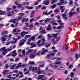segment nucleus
I'll return each mask as SVG.
<instances>
[{
    "mask_svg": "<svg viewBox=\"0 0 80 80\" xmlns=\"http://www.w3.org/2000/svg\"><path fill=\"white\" fill-rule=\"evenodd\" d=\"M6 48L5 47H4L3 48H2L0 49V51L1 52L2 55H5L6 53H7V51L8 52H10V51H11L12 49H9V48H8L7 49H5Z\"/></svg>",
    "mask_w": 80,
    "mask_h": 80,
    "instance_id": "nucleus-1",
    "label": "nucleus"
},
{
    "mask_svg": "<svg viewBox=\"0 0 80 80\" xmlns=\"http://www.w3.org/2000/svg\"><path fill=\"white\" fill-rule=\"evenodd\" d=\"M36 52H37V50L35 49L33 52L30 54L29 56L30 58H33L35 57V55H36Z\"/></svg>",
    "mask_w": 80,
    "mask_h": 80,
    "instance_id": "nucleus-2",
    "label": "nucleus"
},
{
    "mask_svg": "<svg viewBox=\"0 0 80 80\" xmlns=\"http://www.w3.org/2000/svg\"><path fill=\"white\" fill-rule=\"evenodd\" d=\"M26 39H22L21 41H20V42L19 43V45H23L24 43H25V42H26Z\"/></svg>",
    "mask_w": 80,
    "mask_h": 80,
    "instance_id": "nucleus-3",
    "label": "nucleus"
},
{
    "mask_svg": "<svg viewBox=\"0 0 80 80\" xmlns=\"http://www.w3.org/2000/svg\"><path fill=\"white\" fill-rule=\"evenodd\" d=\"M28 33V32H23L21 33V36L22 37H23L24 35H26Z\"/></svg>",
    "mask_w": 80,
    "mask_h": 80,
    "instance_id": "nucleus-4",
    "label": "nucleus"
},
{
    "mask_svg": "<svg viewBox=\"0 0 80 80\" xmlns=\"http://www.w3.org/2000/svg\"><path fill=\"white\" fill-rule=\"evenodd\" d=\"M37 67H36L35 68H32V66H30L29 67V70H32V71H34L35 70H37Z\"/></svg>",
    "mask_w": 80,
    "mask_h": 80,
    "instance_id": "nucleus-5",
    "label": "nucleus"
},
{
    "mask_svg": "<svg viewBox=\"0 0 80 80\" xmlns=\"http://www.w3.org/2000/svg\"><path fill=\"white\" fill-rule=\"evenodd\" d=\"M11 54L12 57H15L17 55V53H16V51H14L12 52L11 53Z\"/></svg>",
    "mask_w": 80,
    "mask_h": 80,
    "instance_id": "nucleus-6",
    "label": "nucleus"
},
{
    "mask_svg": "<svg viewBox=\"0 0 80 80\" xmlns=\"http://www.w3.org/2000/svg\"><path fill=\"white\" fill-rule=\"evenodd\" d=\"M11 21H12V23H17V22H18V19H12Z\"/></svg>",
    "mask_w": 80,
    "mask_h": 80,
    "instance_id": "nucleus-7",
    "label": "nucleus"
},
{
    "mask_svg": "<svg viewBox=\"0 0 80 80\" xmlns=\"http://www.w3.org/2000/svg\"><path fill=\"white\" fill-rule=\"evenodd\" d=\"M45 77V76L44 75H39L38 78L39 79V80H40V79H41L42 80V78H43Z\"/></svg>",
    "mask_w": 80,
    "mask_h": 80,
    "instance_id": "nucleus-8",
    "label": "nucleus"
},
{
    "mask_svg": "<svg viewBox=\"0 0 80 80\" xmlns=\"http://www.w3.org/2000/svg\"><path fill=\"white\" fill-rule=\"evenodd\" d=\"M16 65L17 64H15L13 65H10L9 66V67H10V69H11V70H13V69H14V67H15V66H16Z\"/></svg>",
    "mask_w": 80,
    "mask_h": 80,
    "instance_id": "nucleus-9",
    "label": "nucleus"
},
{
    "mask_svg": "<svg viewBox=\"0 0 80 80\" xmlns=\"http://www.w3.org/2000/svg\"><path fill=\"white\" fill-rule=\"evenodd\" d=\"M8 32L7 31H4L2 32L1 35H3L4 34H8Z\"/></svg>",
    "mask_w": 80,
    "mask_h": 80,
    "instance_id": "nucleus-10",
    "label": "nucleus"
},
{
    "mask_svg": "<svg viewBox=\"0 0 80 80\" xmlns=\"http://www.w3.org/2000/svg\"><path fill=\"white\" fill-rule=\"evenodd\" d=\"M76 12H70L69 13V16L70 17H72L73 16V15L75 14Z\"/></svg>",
    "mask_w": 80,
    "mask_h": 80,
    "instance_id": "nucleus-11",
    "label": "nucleus"
},
{
    "mask_svg": "<svg viewBox=\"0 0 80 80\" xmlns=\"http://www.w3.org/2000/svg\"><path fill=\"white\" fill-rule=\"evenodd\" d=\"M48 50L47 49L44 50L41 53V55H43L45 53V52H47Z\"/></svg>",
    "mask_w": 80,
    "mask_h": 80,
    "instance_id": "nucleus-12",
    "label": "nucleus"
},
{
    "mask_svg": "<svg viewBox=\"0 0 80 80\" xmlns=\"http://www.w3.org/2000/svg\"><path fill=\"white\" fill-rule=\"evenodd\" d=\"M52 26H50V25H48V27L47 28V30H52V28H51Z\"/></svg>",
    "mask_w": 80,
    "mask_h": 80,
    "instance_id": "nucleus-13",
    "label": "nucleus"
},
{
    "mask_svg": "<svg viewBox=\"0 0 80 80\" xmlns=\"http://www.w3.org/2000/svg\"><path fill=\"white\" fill-rule=\"evenodd\" d=\"M58 35V33H57L56 34H52V37L55 38L56 37H57V36Z\"/></svg>",
    "mask_w": 80,
    "mask_h": 80,
    "instance_id": "nucleus-14",
    "label": "nucleus"
},
{
    "mask_svg": "<svg viewBox=\"0 0 80 80\" xmlns=\"http://www.w3.org/2000/svg\"><path fill=\"white\" fill-rule=\"evenodd\" d=\"M62 20H60L59 21H58V23L60 25H61V26H63V23L61 22Z\"/></svg>",
    "mask_w": 80,
    "mask_h": 80,
    "instance_id": "nucleus-15",
    "label": "nucleus"
},
{
    "mask_svg": "<svg viewBox=\"0 0 80 80\" xmlns=\"http://www.w3.org/2000/svg\"><path fill=\"white\" fill-rule=\"evenodd\" d=\"M14 39L15 40L14 41L11 42V44H13L14 43H16V42H17V39H16L15 38H14Z\"/></svg>",
    "mask_w": 80,
    "mask_h": 80,
    "instance_id": "nucleus-16",
    "label": "nucleus"
},
{
    "mask_svg": "<svg viewBox=\"0 0 80 80\" xmlns=\"http://www.w3.org/2000/svg\"><path fill=\"white\" fill-rule=\"evenodd\" d=\"M57 7V5L54 4V5H53L52 6H50V8H55V7Z\"/></svg>",
    "mask_w": 80,
    "mask_h": 80,
    "instance_id": "nucleus-17",
    "label": "nucleus"
},
{
    "mask_svg": "<svg viewBox=\"0 0 80 80\" xmlns=\"http://www.w3.org/2000/svg\"><path fill=\"white\" fill-rule=\"evenodd\" d=\"M0 15H4L5 13V11H2V10H0Z\"/></svg>",
    "mask_w": 80,
    "mask_h": 80,
    "instance_id": "nucleus-18",
    "label": "nucleus"
},
{
    "mask_svg": "<svg viewBox=\"0 0 80 80\" xmlns=\"http://www.w3.org/2000/svg\"><path fill=\"white\" fill-rule=\"evenodd\" d=\"M44 14H45L46 15H48L49 14V12H44L43 13L42 15H44Z\"/></svg>",
    "mask_w": 80,
    "mask_h": 80,
    "instance_id": "nucleus-19",
    "label": "nucleus"
},
{
    "mask_svg": "<svg viewBox=\"0 0 80 80\" xmlns=\"http://www.w3.org/2000/svg\"><path fill=\"white\" fill-rule=\"evenodd\" d=\"M50 22L52 25H58V24L56 22H53V21H51Z\"/></svg>",
    "mask_w": 80,
    "mask_h": 80,
    "instance_id": "nucleus-20",
    "label": "nucleus"
},
{
    "mask_svg": "<svg viewBox=\"0 0 80 80\" xmlns=\"http://www.w3.org/2000/svg\"><path fill=\"white\" fill-rule=\"evenodd\" d=\"M45 32V29H44L42 31H40V33H46L47 32Z\"/></svg>",
    "mask_w": 80,
    "mask_h": 80,
    "instance_id": "nucleus-21",
    "label": "nucleus"
},
{
    "mask_svg": "<svg viewBox=\"0 0 80 80\" xmlns=\"http://www.w3.org/2000/svg\"><path fill=\"white\" fill-rule=\"evenodd\" d=\"M62 16L65 18V19H66V20H67V18L65 17V16H66V14H62Z\"/></svg>",
    "mask_w": 80,
    "mask_h": 80,
    "instance_id": "nucleus-22",
    "label": "nucleus"
},
{
    "mask_svg": "<svg viewBox=\"0 0 80 80\" xmlns=\"http://www.w3.org/2000/svg\"><path fill=\"white\" fill-rule=\"evenodd\" d=\"M6 40V38H5V37H2V42H5V41Z\"/></svg>",
    "mask_w": 80,
    "mask_h": 80,
    "instance_id": "nucleus-23",
    "label": "nucleus"
},
{
    "mask_svg": "<svg viewBox=\"0 0 80 80\" xmlns=\"http://www.w3.org/2000/svg\"><path fill=\"white\" fill-rule=\"evenodd\" d=\"M64 27V26H59L58 27V29H60V28H63Z\"/></svg>",
    "mask_w": 80,
    "mask_h": 80,
    "instance_id": "nucleus-24",
    "label": "nucleus"
},
{
    "mask_svg": "<svg viewBox=\"0 0 80 80\" xmlns=\"http://www.w3.org/2000/svg\"><path fill=\"white\" fill-rule=\"evenodd\" d=\"M41 53V52H40V51L38 52L36 54L35 56H36V55H38V56L39 55H40Z\"/></svg>",
    "mask_w": 80,
    "mask_h": 80,
    "instance_id": "nucleus-25",
    "label": "nucleus"
},
{
    "mask_svg": "<svg viewBox=\"0 0 80 80\" xmlns=\"http://www.w3.org/2000/svg\"><path fill=\"white\" fill-rule=\"evenodd\" d=\"M40 42H41V41L39 40L38 41V42L37 43V45H38L39 47H40V46H41V45L39 44V43H40Z\"/></svg>",
    "mask_w": 80,
    "mask_h": 80,
    "instance_id": "nucleus-26",
    "label": "nucleus"
},
{
    "mask_svg": "<svg viewBox=\"0 0 80 80\" xmlns=\"http://www.w3.org/2000/svg\"><path fill=\"white\" fill-rule=\"evenodd\" d=\"M74 73L73 72H71L70 73L71 77H74Z\"/></svg>",
    "mask_w": 80,
    "mask_h": 80,
    "instance_id": "nucleus-27",
    "label": "nucleus"
},
{
    "mask_svg": "<svg viewBox=\"0 0 80 80\" xmlns=\"http://www.w3.org/2000/svg\"><path fill=\"white\" fill-rule=\"evenodd\" d=\"M77 11L78 13H80V8H77Z\"/></svg>",
    "mask_w": 80,
    "mask_h": 80,
    "instance_id": "nucleus-28",
    "label": "nucleus"
},
{
    "mask_svg": "<svg viewBox=\"0 0 80 80\" xmlns=\"http://www.w3.org/2000/svg\"><path fill=\"white\" fill-rule=\"evenodd\" d=\"M49 2L48 1H47L44 2V4H45V5H48L49 4Z\"/></svg>",
    "mask_w": 80,
    "mask_h": 80,
    "instance_id": "nucleus-29",
    "label": "nucleus"
},
{
    "mask_svg": "<svg viewBox=\"0 0 80 80\" xmlns=\"http://www.w3.org/2000/svg\"><path fill=\"white\" fill-rule=\"evenodd\" d=\"M7 71L8 70H6L5 71H3V74L4 75H6L7 74Z\"/></svg>",
    "mask_w": 80,
    "mask_h": 80,
    "instance_id": "nucleus-30",
    "label": "nucleus"
},
{
    "mask_svg": "<svg viewBox=\"0 0 80 80\" xmlns=\"http://www.w3.org/2000/svg\"><path fill=\"white\" fill-rule=\"evenodd\" d=\"M23 4L24 5H29V2H23Z\"/></svg>",
    "mask_w": 80,
    "mask_h": 80,
    "instance_id": "nucleus-31",
    "label": "nucleus"
},
{
    "mask_svg": "<svg viewBox=\"0 0 80 80\" xmlns=\"http://www.w3.org/2000/svg\"><path fill=\"white\" fill-rule=\"evenodd\" d=\"M50 21V19L49 18H47V19L45 21V23H47V22H49Z\"/></svg>",
    "mask_w": 80,
    "mask_h": 80,
    "instance_id": "nucleus-32",
    "label": "nucleus"
},
{
    "mask_svg": "<svg viewBox=\"0 0 80 80\" xmlns=\"http://www.w3.org/2000/svg\"><path fill=\"white\" fill-rule=\"evenodd\" d=\"M55 59H57V60H56V62H57V60H60L61 59H62V58H56Z\"/></svg>",
    "mask_w": 80,
    "mask_h": 80,
    "instance_id": "nucleus-33",
    "label": "nucleus"
},
{
    "mask_svg": "<svg viewBox=\"0 0 80 80\" xmlns=\"http://www.w3.org/2000/svg\"><path fill=\"white\" fill-rule=\"evenodd\" d=\"M26 8L28 9H33V8L32 7H27Z\"/></svg>",
    "mask_w": 80,
    "mask_h": 80,
    "instance_id": "nucleus-34",
    "label": "nucleus"
},
{
    "mask_svg": "<svg viewBox=\"0 0 80 80\" xmlns=\"http://www.w3.org/2000/svg\"><path fill=\"white\" fill-rule=\"evenodd\" d=\"M57 2V0H52V2H51V4H53L54 3L56 2Z\"/></svg>",
    "mask_w": 80,
    "mask_h": 80,
    "instance_id": "nucleus-35",
    "label": "nucleus"
},
{
    "mask_svg": "<svg viewBox=\"0 0 80 80\" xmlns=\"http://www.w3.org/2000/svg\"><path fill=\"white\" fill-rule=\"evenodd\" d=\"M55 64H57H57H59V65H61V62L59 61L58 62H55Z\"/></svg>",
    "mask_w": 80,
    "mask_h": 80,
    "instance_id": "nucleus-36",
    "label": "nucleus"
},
{
    "mask_svg": "<svg viewBox=\"0 0 80 80\" xmlns=\"http://www.w3.org/2000/svg\"><path fill=\"white\" fill-rule=\"evenodd\" d=\"M59 12V9H56L54 10V12L55 13H57V12Z\"/></svg>",
    "mask_w": 80,
    "mask_h": 80,
    "instance_id": "nucleus-37",
    "label": "nucleus"
},
{
    "mask_svg": "<svg viewBox=\"0 0 80 80\" xmlns=\"http://www.w3.org/2000/svg\"><path fill=\"white\" fill-rule=\"evenodd\" d=\"M22 64V63H21V62L19 63L18 65V66H19V67H22V65H21V64Z\"/></svg>",
    "mask_w": 80,
    "mask_h": 80,
    "instance_id": "nucleus-38",
    "label": "nucleus"
},
{
    "mask_svg": "<svg viewBox=\"0 0 80 80\" xmlns=\"http://www.w3.org/2000/svg\"><path fill=\"white\" fill-rule=\"evenodd\" d=\"M63 48H66V50H68L67 49V45H66V44H65L63 45Z\"/></svg>",
    "mask_w": 80,
    "mask_h": 80,
    "instance_id": "nucleus-39",
    "label": "nucleus"
},
{
    "mask_svg": "<svg viewBox=\"0 0 80 80\" xmlns=\"http://www.w3.org/2000/svg\"><path fill=\"white\" fill-rule=\"evenodd\" d=\"M47 36L49 38H52V36H51V35H50V34H48Z\"/></svg>",
    "mask_w": 80,
    "mask_h": 80,
    "instance_id": "nucleus-40",
    "label": "nucleus"
},
{
    "mask_svg": "<svg viewBox=\"0 0 80 80\" xmlns=\"http://www.w3.org/2000/svg\"><path fill=\"white\" fill-rule=\"evenodd\" d=\"M29 27H30V28H32V27H33V24H30V25L29 26Z\"/></svg>",
    "mask_w": 80,
    "mask_h": 80,
    "instance_id": "nucleus-41",
    "label": "nucleus"
},
{
    "mask_svg": "<svg viewBox=\"0 0 80 80\" xmlns=\"http://www.w3.org/2000/svg\"><path fill=\"white\" fill-rule=\"evenodd\" d=\"M52 41L54 44H56V43H57L56 41H55V39H52Z\"/></svg>",
    "mask_w": 80,
    "mask_h": 80,
    "instance_id": "nucleus-42",
    "label": "nucleus"
},
{
    "mask_svg": "<svg viewBox=\"0 0 80 80\" xmlns=\"http://www.w3.org/2000/svg\"><path fill=\"white\" fill-rule=\"evenodd\" d=\"M60 0V3L63 4V3H64V0Z\"/></svg>",
    "mask_w": 80,
    "mask_h": 80,
    "instance_id": "nucleus-43",
    "label": "nucleus"
},
{
    "mask_svg": "<svg viewBox=\"0 0 80 80\" xmlns=\"http://www.w3.org/2000/svg\"><path fill=\"white\" fill-rule=\"evenodd\" d=\"M60 40V37H58L57 38V39H56V41H57V42H58V41Z\"/></svg>",
    "mask_w": 80,
    "mask_h": 80,
    "instance_id": "nucleus-44",
    "label": "nucleus"
},
{
    "mask_svg": "<svg viewBox=\"0 0 80 80\" xmlns=\"http://www.w3.org/2000/svg\"><path fill=\"white\" fill-rule=\"evenodd\" d=\"M75 58L76 59H78V54H76L75 55Z\"/></svg>",
    "mask_w": 80,
    "mask_h": 80,
    "instance_id": "nucleus-45",
    "label": "nucleus"
},
{
    "mask_svg": "<svg viewBox=\"0 0 80 80\" xmlns=\"http://www.w3.org/2000/svg\"><path fill=\"white\" fill-rule=\"evenodd\" d=\"M33 50L32 49H29V50H28V52H29L30 53H31V52H32L33 51Z\"/></svg>",
    "mask_w": 80,
    "mask_h": 80,
    "instance_id": "nucleus-46",
    "label": "nucleus"
},
{
    "mask_svg": "<svg viewBox=\"0 0 80 80\" xmlns=\"http://www.w3.org/2000/svg\"><path fill=\"white\" fill-rule=\"evenodd\" d=\"M29 64L30 65L32 64V65H34L35 64V62H34L32 61V62H31L29 63Z\"/></svg>",
    "mask_w": 80,
    "mask_h": 80,
    "instance_id": "nucleus-47",
    "label": "nucleus"
},
{
    "mask_svg": "<svg viewBox=\"0 0 80 80\" xmlns=\"http://www.w3.org/2000/svg\"><path fill=\"white\" fill-rule=\"evenodd\" d=\"M38 74H40L41 73V71H40V69H39L38 71Z\"/></svg>",
    "mask_w": 80,
    "mask_h": 80,
    "instance_id": "nucleus-48",
    "label": "nucleus"
},
{
    "mask_svg": "<svg viewBox=\"0 0 80 80\" xmlns=\"http://www.w3.org/2000/svg\"><path fill=\"white\" fill-rule=\"evenodd\" d=\"M22 52L23 55H25V51L22 50Z\"/></svg>",
    "mask_w": 80,
    "mask_h": 80,
    "instance_id": "nucleus-49",
    "label": "nucleus"
},
{
    "mask_svg": "<svg viewBox=\"0 0 80 80\" xmlns=\"http://www.w3.org/2000/svg\"><path fill=\"white\" fill-rule=\"evenodd\" d=\"M51 55H52V56H53L55 55V53H53V52H52L50 54Z\"/></svg>",
    "mask_w": 80,
    "mask_h": 80,
    "instance_id": "nucleus-50",
    "label": "nucleus"
},
{
    "mask_svg": "<svg viewBox=\"0 0 80 80\" xmlns=\"http://www.w3.org/2000/svg\"><path fill=\"white\" fill-rule=\"evenodd\" d=\"M34 4L36 5H38V1H37L34 2Z\"/></svg>",
    "mask_w": 80,
    "mask_h": 80,
    "instance_id": "nucleus-51",
    "label": "nucleus"
},
{
    "mask_svg": "<svg viewBox=\"0 0 80 80\" xmlns=\"http://www.w3.org/2000/svg\"><path fill=\"white\" fill-rule=\"evenodd\" d=\"M8 64H7L5 66V68H8Z\"/></svg>",
    "mask_w": 80,
    "mask_h": 80,
    "instance_id": "nucleus-52",
    "label": "nucleus"
},
{
    "mask_svg": "<svg viewBox=\"0 0 80 80\" xmlns=\"http://www.w3.org/2000/svg\"><path fill=\"white\" fill-rule=\"evenodd\" d=\"M14 3L16 4V5H18V2H17V1H15Z\"/></svg>",
    "mask_w": 80,
    "mask_h": 80,
    "instance_id": "nucleus-53",
    "label": "nucleus"
},
{
    "mask_svg": "<svg viewBox=\"0 0 80 80\" xmlns=\"http://www.w3.org/2000/svg\"><path fill=\"white\" fill-rule=\"evenodd\" d=\"M18 15H22V16H23L24 14L22 13H19L18 14Z\"/></svg>",
    "mask_w": 80,
    "mask_h": 80,
    "instance_id": "nucleus-54",
    "label": "nucleus"
},
{
    "mask_svg": "<svg viewBox=\"0 0 80 80\" xmlns=\"http://www.w3.org/2000/svg\"><path fill=\"white\" fill-rule=\"evenodd\" d=\"M26 38H29V37H30V35H27L25 36Z\"/></svg>",
    "mask_w": 80,
    "mask_h": 80,
    "instance_id": "nucleus-55",
    "label": "nucleus"
},
{
    "mask_svg": "<svg viewBox=\"0 0 80 80\" xmlns=\"http://www.w3.org/2000/svg\"><path fill=\"white\" fill-rule=\"evenodd\" d=\"M46 8H47L46 7L44 6V7H42V8L41 9H42V10H45Z\"/></svg>",
    "mask_w": 80,
    "mask_h": 80,
    "instance_id": "nucleus-56",
    "label": "nucleus"
},
{
    "mask_svg": "<svg viewBox=\"0 0 80 80\" xmlns=\"http://www.w3.org/2000/svg\"><path fill=\"white\" fill-rule=\"evenodd\" d=\"M72 3H73V2L72 1H70L69 4L70 5H72Z\"/></svg>",
    "mask_w": 80,
    "mask_h": 80,
    "instance_id": "nucleus-57",
    "label": "nucleus"
},
{
    "mask_svg": "<svg viewBox=\"0 0 80 80\" xmlns=\"http://www.w3.org/2000/svg\"><path fill=\"white\" fill-rule=\"evenodd\" d=\"M69 68H73V65H70L69 66Z\"/></svg>",
    "mask_w": 80,
    "mask_h": 80,
    "instance_id": "nucleus-58",
    "label": "nucleus"
},
{
    "mask_svg": "<svg viewBox=\"0 0 80 80\" xmlns=\"http://www.w3.org/2000/svg\"><path fill=\"white\" fill-rule=\"evenodd\" d=\"M56 17L58 18V20H60L61 18H60V16H58Z\"/></svg>",
    "mask_w": 80,
    "mask_h": 80,
    "instance_id": "nucleus-59",
    "label": "nucleus"
},
{
    "mask_svg": "<svg viewBox=\"0 0 80 80\" xmlns=\"http://www.w3.org/2000/svg\"><path fill=\"white\" fill-rule=\"evenodd\" d=\"M50 44H48L46 45V47L47 48H48V47H50Z\"/></svg>",
    "mask_w": 80,
    "mask_h": 80,
    "instance_id": "nucleus-60",
    "label": "nucleus"
},
{
    "mask_svg": "<svg viewBox=\"0 0 80 80\" xmlns=\"http://www.w3.org/2000/svg\"><path fill=\"white\" fill-rule=\"evenodd\" d=\"M22 17L19 16L18 17V19H19V20H21V19H22Z\"/></svg>",
    "mask_w": 80,
    "mask_h": 80,
    "instance_id": "nucleus-61",
    "label": "nucleus"
},
{
    "mask_svg": "<svg viewBox=\"0 0 80 80\" xmlns=\"http://www.w3.org/2000/svg\"><path fill=\"white\" fill-rule=\"evenodd\" d=\"M53 52H54V53H57V50L56 49L53 50Z\"/></svg>",
    "mask_w": 80,
    "mask_h": 80,
    "instance_id": "nucleus-62",
    "label": "nucleus"
},
{
    "mask_svg": "<svg viewBox=\"0 0 80 80\" xmlns=\"http://www.w3.org/2000/svg\"><path fill=\"white\" fill-rule=\"evenodd\" d=\"M7 10L8 11L11 10H12V8H7Z\"/></svg>",
    "mask_w": 80,
    "mask_h": 80,
    "instance_id": "nucleus-63",
    "label": "nucleus"
},
{
    "mask_svg": "<svg viewBox=\"0 0 80 80\" xmlns=\"http://www.w3.org/2000/svg\"><path fill=\"white\" fill-rule=\"evenodd\" d=\"M35 24V25H39V23L36 22Z\"/></svg>",
    "mask_w": 80,
    "mask_h": 80,
    "instance_id": "nucleus-64",
    "label": "nucleus"
}]
</instances>
